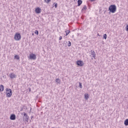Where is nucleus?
Segmentation results:
<instances>
[{"instance_id": "3", "label": "nucleus", "mask_w": 128, "mask_h": 128, "mask_svg": "<svg viewBox=\"0 0 128 128\" xmlns=\"http://www.w3.org/2000/svg\"><path fill=\"white\" fill-rule=\"evenodd\" d=\"M15 40H20L22 38V35L20 33H16L14 37Z\"/></svg>"}, {"instance_id": "17", "label": "nucleus", "mask_w": 128, "mask_h": 128, "mask_svg": "<svg viewBox=\"0 0 128 128\" xmlns=\"http://www.w3.org/2000/svg\"><path fill=\"white\" fill-rule=\"evenodd\" d=\"M86 5L84 6L82 8V11L84 12V10H86Z\"/></svg>"}, {"instance_id": "11", "label": "nucleus", "mask_w": 128, "mask_h": 128, "mask_svg": "<svg viewBox=\"0 0 128 128\" xmlns=\"http://www.w3.org/2000/svg\"><path fill=\"white\" fill-rule=\"evenodd\" d=\"M4 85L1 84L0 85V92H4Z\"/></svg>"}, {"instance_id": "23", "label": "nucleus", "mask_w": 128, "mask_h": 128, "mask_svg": "<svg viewBox=\"0 0 128 128\" xmlns=\"http://www.w3.org/2000/svg\"><path fill=\"white\" fill-rule=\"evenodd\" d=\"M51 0H44V2H46L47 4H48V2H50Z\"/></svg>"}, {"instance_id": "8", "label": "nucleus", "mask_w": 128, "mask_h": 128, "mask_svg": "<svg viewBox=\"0 0 128 128\" xmlns=\"http://www.w3.org/2000/svg\"><path fill=\"white\" fill-rule=\"evenodd\" d=\"M16 118V114H12L10 115V120H15Z\"/></svg>"}, {"instance_id": "29", "label": "nucleus", "mask_w": 128, "mask_h": 128, "mask_svg": "<svg viewBox=\"0 0 128 128\" xmlns=\"http://www.w3.org/2000/svg\"><path fill=\"white\" fill-rule=\"evenodd\" d=\"M29 92H30V88H29Z\"/></svg>"}, {"instance_id": "20", "label": "nucleus", "mask_w": 128, "mask_h": 128, "mask_svg": "<svg viewBox=\"0 0 128 128\" xmlns=\"http://www.w3.org/2000/svg\"><path fill=\"white\" fill-rule=\"evenodd\" d=\"M34 33L36 34H37V36L38 35V30H36Z\"/></svg>"}, {"instance_id": "9", "label": "nucleus", "mask_w": 128, "mask_h": 128, "mask_svg": "<svg viewBox=\"0 0 128 128\" xmlns=\"http://www.w3.org/2000/svg\"><path fill=\"white\" fill-rule=\"evenodd\" d=\"M90 52H91L92 57L96 59V52H94V51L93 50H91Z\"/></svg>"}, {"instance_id": "5", "label": "nucleus", "mask_w": 128, "mask_h": 128, "mask_svg": "<svg viewBox=\"0 0 128 128\" xmlns=\"http://www.w3.org/2000/svg\"><path fill=\"white\" fill-rule=\"evenodd\" d=\"M76 64L77 66H84V62H82V60H78L76 62Z\"/></svg>"}, {"instance_id": "21", "label": "nucleus", "mask_w": 128, "mask_h": 128, "mask_svg": "<svg viewBox=\"0 0 128 128\" xmlns=\"http://www.w3.org/2000/svg\"><path fill=\"white\" fill-rule=\"evenodd\" d=\"M106 34H104V40H106Z\"/></svg>"}, {"instance_id": "1", "label": "nucleus", "mask_w": 128, "mask_h": 128, "mask_svg": "<svg viewBox=\"0 0 128 128\" xmlns=\"http://www.w3.org/2000/svg\"><path fill=\"white\" fill-rule=\"evenodd\" d=\"M108 14H114L116 12V6L115 4H112L108 8Z\"/></svg>"}, {"instance_id": "14", "label": "nucleus", "mask_w": 128, "mask_h": 128, "mask_svg": "<svg viewBox=\"0 0 128 128\" xmlns=\"http://www.w3.org/2000/svg\"><path fill=\"white\" fill-rule=\"evenodd\" d=\"M124 126H128V119H126L124 122Z\"/></svg>"}, {"instance_id": "10", "label": "nucleus", "mask_w": 128, "mask_h": 128, "mask_svg": "<svg viewBox=\"0 0 128 128\" xmlns=\"http://www.w3.org/2000/svg\"><path fill=\"white\" fill-rule=\"evenodd\" d=\"M16 78V75L14 73H11L10 74V78Z\"/></svg>"}, {"instance_id": "13", "label": "nucleus", "mask_w": 128, "mask_h": 128, "mask_svg": "<svg viewBox=\"0 0 128 128\" xmlns=\"http://www.w3.org/2000/svg\"><path fill=\"white\" fill-rule=\"evenodd\" d=\"M56 82V84H60V78H56L55 80Z\"/></svg>"}, {"instance_id": "19", "label": "nucleus", "mask_w": 128, "mask_h": 128, "mask_svg": "<svg viewBox=\"0 0 128 128\" xmlns=\"http://www.w3.org/2000/svg\"><path fill=\"white\" fill-rule=\"evenodd\" d=\"M79 86L80 88H82V82H79Z\"/></svg>"}, {"instance_id": "4", "label": "nucleus", "mask_w": 128, "mask_h": 128, "mask_svg": "<svg viewBox=\"0 0 128 128\" xmlns=\"http://www.w3.org/2000/svg\"><path fill=\"white\" fill-rule=\"evenodd\" d=\"M24 119L25 122H28V120H30V117L28 116V114L26 112H24Z\"/></svg>"}, {"instance_id": "2", "label": "nucleus", "mask_w": 128, "mask_h": 128, "mask_svg": "<svg viewBox=\"0 0 128 128\" xmlns=\"http://www.w3.org/2000/svg\"><path fill=\"white\" fill-rule=\"evenodd\" d=\"M6 96L7 98H10V96H12V89L8 88H6Z\"/></svg>"}, {"instance_id": "15", "label": "nucleus", "mask_w": 128, "mask_h": 128, "mask_svg": "<svg viewBox=\"0 0 128 128\" xmlns=\"http://www.w3.org/2000/svg\"><path fill=\"white\" fill-rule=\"evenodd\" d=\"M14 60H20V56L18 55H16L14 56Z\"/></svg>"}, {"instance_id": "22", "label": "nucleus", "mask_w": 128, "mask_h": 128, "mask_svg": "<svg viewBox=\"0 0 128 128\" xmlns=\"http://www.w3.org/2000/svg\"><path fill=\"white\" fill-rule=\"evenodd\" d=\"M84 97H85L86 100H88V95L85 94Z\"/></svg>"}, {"instance_id": "12", "label": "nucleus", "mask_w": 128, "mask_h": 128, "mask_svg": "<svg viewBox=\"0 0 128 128\" xmlns=\"http://www.w3.org/2000/svg\"><path fill=\"white\" fill-rule=\"evenodd\" d=\"M82 4V0H78V6H80V5Z\"/></svg>"}, {"instance_id": "28", "label": "nucleus", "mask_w": 128, "mask_h": 128, "mask_svg": "<svg viewBox=\"0 0 128 128\" xmlns=\"http://www.w3.org/2000/svg\"><path fill=\"white\" fill-rule=\"evenodd\" d=\"M90 0V2H94V0Z\"/></svg>"}, {"instance_id": "25", "label": "nucleus", "mask_w": 128, "mask_h": 128, "mask_svg": "<svg viewBox=\"0 0 128 128\" xmlns=\"http://www.w3.org/2000/svg\"><path fill=\"white\" fill-rule=\"evenodd\" d=\"M126 32H128V24H127L126 26Z\"/></svg>"}, {"instance_id": "18", "label": "nucleus", "mask_w": 128, "mask_h": 128, "mask_svg": "<svg viewBox=\"0 0 128 128\" xmlns=\"http://www.w3.org/2000/svg\"><path fill=\"white\" fill-rule=\"evenodd\" d=\"M72 46V42L70 41H68V46Z\"/></svg>"}, {"instance_id": "16", "label": "nucleus", "mask_w": 128, "mask_h": 128, "mask_svg": "<svg viewBox=\"0 0 128 128\" xmlns=\"http://www.w3.org/2000/svg\"><path fill=\"white\" fill-rule=\"evenodd\" d=\"M65 32L66 33V36H68V34L70 32V30H67L65 31Z\"/></svg>"}, {"instance_id": "26", "label": "nucleus", "mask_w": 128, "mask_h": 128, "mask_svg": "<svg viewBox=\"0 0 128 128\" xmlns=\"http://www.w3.org/2000/svg\"><path fill=\"white\" fill-rule=\"evenodd\" d=\"M54 7L56 8H58V4H54Z\"/></svg>"}, {"instance_id": "30", "label": "nucleus", "mask_w": 128, "mask_h": 128, "mask_svg": "<svg viewBox=\"0 0 128 128\" xmlns=\"http://www.w3.org/2000/svg\"><path fill=\"white\" fill-rule=\"evenodd\" d=\"M30 122H32V120H30Z\"/></svg>"}, {"instance_id": "27", "label": "nucleus", "mask_w": 128, "mask_h": 128, "mask_svg": "<svg viewBox=\"0 0 128 128\" xmlns=\"http://www.w3.org/2000/svg\"><path fill=\"white\" fill-rule=\"evenodd\" d=\"M32 118H34V116H31V120H32Z\"/></svg>"}, {"instance_id": "7", "label": "nucleus", "mask_w": 128, "mask_h": 128, "mask_svg": "<svg viewBox=\"0 0 128 128\" xmlns=\"http://www.w3.org/2000/svg\"><path fill=\"white\" fill-rule=\"evenodd\" d=\"M36 14H40L42 12V9L40 7L36 8L35 10Z\"/></svg>"}, {"instance_id": "6", "label": "nucleus", "mask_w": 128, "mask_h": 128, "mask_svg": "<svg viewBox=\"0 0 128 128\" xmlns=\"http://www.w3.org/2000/svg\"><path fill=\"white\" fill-rule=\"evenodd\" d=\"M30 60H36V56L34 54H30Z\"/></svg>"}, {"instance_id": "24", "label": "nucleus", "mask_w": 128, "mask_h": 128, "mask_svg": "<svg viewBox=\"0 0 128 128\" xmlns=\"http://www.w3.org/2000/svg\"><path fill=\"white\" fill-rule=\"evenodd\" d=\"M62 40V36H60L59 37V40Z\"/></svg>"}]
</instances>
